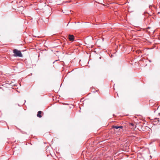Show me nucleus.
Here are the masks:
<instances>
[{"label":"nucleus","instance_id":"20e7f679","mask_svg":"<svg viewBox=\"0 0 160 160\" xmlns=\"http://www.w3.org/2000/svg\"><path fill=\"white\" fill-rule=\"evenodd\" d=\"M42 112L41 111H39L38 112V113L37 114V116L38 117H39L40 118H41L42 117V115H41V114H42Z\"/></svg>","mask_w":160,"mask_h":160},{"label":"nucleus","instance_id":"39448f33","mask_svg":"<svg viewBox=\"0 0 160 160\" xmlns=\"http://www.w3.org/2000/svg\"><path fill=\"white\" fill-rule=\"evenodd\" d=\"M130 124H131V125L132 126H133V124H132V123H131Z\"/></svg>","mask_w":160,"mask_h":160},{"label":"nucleus","instance_id":"f03ea898","mask_svg":"<svg viewBox=\"0 0 160 160\" xmlns=\"http://www.w3.org/2000/svg\"><path fill=\"white\" fill-rule=\"evenodd\" d=\"M74 36L72 35L69 34L68 36V39H69V41H71L72 42H73L74 40Z\"/></svg>","mask_w":160,"mask_h":160},{"label":"nucleus","instance_id":"f257e3e1","mask_svg":"<svg viewBox=\"0 0 160 160\" xmlns=\"http://www.w3.org/2000/svg\"><path fill=\"white\" fill-rule=\"evenodd\" d=\"M13 52L14 53L13 56L15 57H22V55L20 51L16 49H14L13 50Z\"/></svg>","mask_w":160,"mask_h":160},{"label":"nucleus","instance_id":"7ed1b4c3","mask_svg":"<svg viewBox=\"0 0 160 160\" xmlns=\"http://www.w3.org/2000/svg\"><path fill=\"white\" fill-rule=\"evenodd\" d=\"M112 128H115L116 129H118L119 128H121L122 129L123 128V127L122 126H112Z\"/></svg>","mask_w":160,"mask_h":160}]
</instances>
